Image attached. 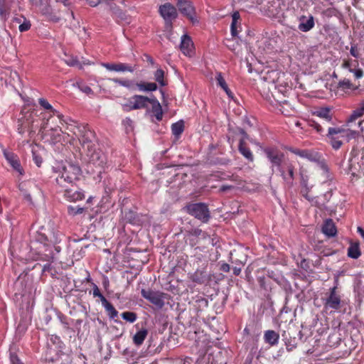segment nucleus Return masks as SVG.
Wrapping results in <instances>:
<instances>
[{"label": "nucleus", "mask_w": 364, "mask_h": 364, "mask_svg": "<svg viewBox=\"0 0 364 364\" xmlns=\"http://www.w3.org/2000/svg\"><path fill=\"white\" fill-rule=\"evenodd\" d=\"M81 170L75 164L68 163L63 165L58 171L56 183L61 187L66 188L68 184H73L78 180Z\"/></svg>", "instance_id": "f257e3e1"}, {"label": "nucleus", "mask_w": 364, "mask_h": 364, "mask_svg": "<svg viewBox=\"0 0 364 364\" xmlns=\"http://www.w3.org/2000/svg\"><path fill=\"white\" fill-rule=\"evenodd\" d=\"M51 118L52 116H50L46 119V121L42 124L41 129H46L47 128H49V129L48 130V135L50 136L51 141L54 144L60 142L62 141H65V135L68 137H70V139L67 140V141L71 143L74 138L70 136L69 132H64L59 125L50 126V122Z\"/></svg>", "instance_id": "f03ea898"}, {"label": "nucleus", "mask_w": 364, "mask_h": 364, "mask_svg": "<svg viewBox=\"0 0 364 364\" xmlns=\"http://www.w3.org/2000/svg\"><path fill=\"white\" fill-rule=\"evenodd\" d=\"M159 13L165 21L166 28L171 29L173 21L178 17L176 8L171 3H165L159 6Z\"/></svg>", "instance_id": "7ed1b4c3"}, {"label": "nucleus", "mask_w": 364, "mask_h": 364, "mask_svg": "<svg viewBox=\"0 0 364 364\" xmlns=\"http://www.w3.org/2000/svg\"><path fill=\"white\" fill-rule=\"evenodd\" d=\"M186 208L189 214L203 222L208 221L210 218L208 206L205 203H192Z\"/></svg>", "instance_id": "20e7f679"}, {"label": "nucleus", "mask_w": 364, "mask_h": 364, "mask_svg": "<svg viewBox=\"0 0 364 364\" xmlns=\"http://www.w3.org/2000/svg\"><path fill=\"white\" fill-rule=\"evenodd\" d=\"M141 294L144 299L157 307L162 308L164 306L165 294L160 291H154L150 289H142Z\"/></svg>", "instance_id": "39448f33"}, {"label": "nucleus", "mask_w": 364, "mask_h": 364, "mask_svg": "<svg viewBox=\"0 0 364 364\" xmlns=\"http://www.w3.org/2000/svg\"><path fill=\"white\" fill-rule=\"evenodd\" d=\"M294 171L295 167L294 164L287 161L283 163L282 167L279 168V172L284 181L287 184L291 186L294 178Z\"/></svg>", "instance_id": "423d86ee"}, {"label": "nucleus", "mask_w": 364, "mask_h": 364, "mask_svg": "<svg viewBox=\"0 0 364 364\" xmlns=\"http://www.w3.org/2000/svg\"><path fill=\"white\" fill-rule=\"evenodd\" d=\"M264 153L272 164V171H274V167H277V169L279 171L283 164L284 154L274 149H266Z\"/></svg>", "instance_id": "0eeeda50"}, {"label": "nucleus", "mask_w": 364, "mask_h": 364, "mask_svg": "<svg viewBox=\"0 0 364 364\" xmlns=\"http://www.w3.org/2000/svg\"><path fill=\"white\" fill-rule=\"evenodd\" d=\"M177 6L179 11L192 22H195L194 18L195 9L192 3L189 0H177Z\"/></svg>", "instance_id": "6e6552de"}, {"label": "nucleus", "mask_w": 364, "mask_h": 364, "mask_svg": "<svg viewBox=\"0 0 364 364\" xmlns=\"http://www.w3.org/2000/svg\"><path fill=\"white\" fill-rule=\"evenodd\" d=\"M341 297L336 293V287L331 289V293L328 297L326 299L324 307L326 309H331L337 310L340 308Z\"/></svg>", "instance_id": "1a4fd4ad"}, {"label": "nucleus", "mask_w": 364, "mask_h": 364, "mask_svg": "<svg viewBox=\"0 0 364 364\" xmlns=\"http://www.w3.org/2000/svg\"><path fill=\"white\" fill-rule=\"evenodd\" d=\"M64 196L67 198V200L73 202L81 200L85 198L83 192L80 190H78L73 185L70 188H66L65 190Z\"/></svg>", "instance_id": "9d476101"}, {"label": "nucleus", "mask_w": 364, "mask_h": 364, "mask_svg": "<svg viewBox=\"0 0 364 364\" xmlns=\"http://www.w3.org/2000/svg\"><path fill=\"white\" fill-rule=\"evenodd\" d=\"M102 65L110 71L115 72H134V69L126 63H102Z\"/></svg>", "instance_id": "9b49d317"}, {"label": "nucleus", "mask_w": 364, "mask_h": 364, "mask_svg": "<svg viewBox=\"0 0 364 364\" xmlns=\"http://www.w3.org/2000/svg\"><path fill=\"white\" fill-rule=\"evenodd\" d=\"M289 151L291 153H293L301 158L307 159L311 161H316L319 159V156L317 153L311 151L309 150L290 148Z\"/></svg>", "instance_id": "f8f14e48"}, {"label": "nucleus", "mask_w": 364, "mask_h": 364, "mask_svg": "<svg viewBox=\"0 0 364 364\" xmlns=\"http://www.w3.org/2000/svg\"><path fill=\"white\" fill-rule=\"evenodd\" d=\"M90 164L97 168H102L106 162L105 156L100 151H93L90 155Z\"/></svg>", "instance_id": "ddd939ff"}, {"label": "nucleus", "mask_w": 364, "mask_h": 364, "mask_svg": "<svg viewBox=\"0 0 364 364\" xmlns=\"http://www.w3.org/2000/svg\"><path fill=\"white\" fill-rule=\"evenodd\" d=\"M180 48L184 55H191L193 48V43L189 36L184 34L181 36Z\"/></svg>", "instance_id": "4468645a"}, {"label": "nucleus", "mask_w": 364, "mask_h": 364, "mask_svg": "<svg viewBox=\"0 0 364 364\" xmlns=\"http://www.w3.org/2000/svg\"><path fill=\"white\" fill-rule=\"evenodd\" d=\"M4 155L10 165L14 168V169H15L19 173L22 174V168L17 156L14 153L9 152L6 150H4Z\"/></svg>", "instance_id": "2eb2a0df"}, {"label": "nucleus", "mask_w": 364, "mask_h": 364, "mask_svg": "<svg viewBox=\"0 0 364 364\" xmlns=\"http://www.w3.org/2000/svg\"><path fill=\"white\" fill-rule=\"evenodd\" d=\"M38 102L41 107H43L45 109L50 110L53 113V116H56L58 117L61 125H63L64 123L67 124V122L63 119V115L56 109H53L52 105L46 99L40 98Z\"/></svg>", "instance_id": "dca6fc26"}, {"label": "nucleus", "mask_w": 364, "mask_h": 364, "mask_svg": "<svg viewBox=\"0 0 364 364\" xmlns=\"http://www.w3.org/2000/svg\"><path fill=\"white\" fill-rule=\"evenodd\" d=\"M314 26V18L312 16L306 18L304 16H301L299 29L303 32H307Z\"/></svg>", "instance_id": "f3484780"}, {"label": "nucleus", "mask_w": 364, "mask_h": 364, "mask_svg": "<svg viewBox=\"0 0 364 364\" xmlns=\"http://www.w3.org/2000/svg\"><path fill=\"white\" fill-rule=\"evenodd\" d=\"M322 232L328 237H334L336 235L337 230L335 223L331 219L325 220L322 227Z\"/></svg>", "instance_id": "a211bd4d"}, {"label": "nucleus", "mask_w": 364, "mask_h": 364, "mask_svg": "<svg viewBox=\"0 0 364 364\" xmlns=\"http://www.w3.org/2000/svg\"><path fill=\"white\" fill-rule=\"evenodd\" d=\"M151 98L143 95H136L134 96L132 108L138 109L144 108L147 106V104L150 102Z\"/></svg>", "instance_id": "6ab92c4d"}, {"label": "nucleus", "mask_w": 364, "mask_h": 364, "mask_svg": "<svg viewBox=\"0 0 364 364\" xmlns=\"http://www.w3.org/2000/svg\"><path fill=\"white\" fill-rule=\"evenodd\" d=\"M151 105V112L154 113L157 121H161L163 117L162 107L156 98H151L150 102Z\"/></svg>", "instance_id": "aec40b11"}, {"label": "nucleus", "mask_w": 364, "mask_h": 364, "mask_svg": "<svg viewBox=\"0 0 364 364\" xmlns=\"http://www.w3.org/2000/svg\"><path fill=\"white\" fill-rule=\"evenodd\" d=\"M279 338V334L273 330H268L265 331L264 335V341L271 346L277 344Z\"/></svg>", "instance_id": "412c9836"}, {"label": "nucleus", "mask_w": 364, "mask_h": 364, "mask_svg": "<svg viewBox=\"0 0 364 364\" xmlns=\"http://www.w3.org/2000/svg\"><path fill=\"white\" fill-rule=\"evenodd\" d=\"M239 151L250 161H253L254 156L250 149L246 146L244 139H240L239 143Z\"/></svg>", "instance_id": "4be33fe9"}, {"label": "nucleus", "mask_w": 364, "mask_h": 364, "mask_svg": "<svg viewBox=\"0 0 364 364\" xmlns=\"http://www.w3.org/2000/svg\"><path fill=\"white\" fill-rule=\"evenodd\" d=\"M314 114L326 122H331L332 119V114L329 107L320 108L315 111Z\"/></svg>", "instance_id": "5701e85b"}, {"label": "nucleus", "mask_w": 364, "mask_h": 364, "mask_svg": "<svg viewBox=\"0 0 364 364\" xmlns=\"http://www.w3.org/2000/svg\"><path fill=\"white\" fill-rule=\"evenodd\" d=\"M93 137V133L90 130H87L79 140L82 143L83 147H85L86 146L87 149L90 150L92 147V139Z\"/></svg>", "instance_id": "b1692460"}, {"label": "nucleus", "mask_w": 364, "mask_h": 364, "mask_svg": "<svg viewBox=\"0 0 364 364\" xmlns=\"http://www.w3.org/2000/svg\"><path fill=\"white\" fill-rule=\"evenodd\" d=\"M364 114V100H363L360 105L359 107L355 109L351 115L349 117L347 122L350 123L355 121L357 119L361 117Z\"/></svg>", "instance_id": "393cba45"}, {"label": "nucleus", "mask_w": 364, "mask_h": 364, "mask_svg": "<svg viewBox=\"0 0 364 364\" xmlns=\"http://www.w3.org/2000/svg\"><path fill=\"white\" fill-rule=\"evenodd\" d=\"M360 250L359 248V243H350L348 248V256L353 259H358L360 256Z\"/></svg>", "instance_id": "a878e982"}, {"label": "nucleus", "mask_w": 364, "mask_h": 364, "mask_svg": "<svg viewBox=\"0 0 364 364\" xmlns=\"http://www.w3.org/2000/svg\"><path fill=\"white\" fill-rule=\"evenodd\" d=\"M139 91L144 92H149V91H155L157 89V85L154 82H139L134 84Z\"/></svg>", "instance_id": "bb28decb"}, {"label": "nucleus", "mask_w": 364, "mask_h": 364, "mask_svg": "<svg viewBox=\"0 0 364 364\" xmlns=\"http://www.w3.org/2000/svg\"><path fill=\"white\" fill-rule=\"evenodd\" d=\"M193 282L203 284L208 280V277L205 272L203 270H197L192 276Z\"/></svg>", "instance_id": "cd10ccee"}, {"label": "nucleus", "mask_w": 364, "mask_h": 364, "mask_svg": "<svg viewBox=\"0 0 364 364\" xmlns=\"http://www.w3.org/2000/svg\"><path fill=\"white\" fill-rule=\"evenodd\" d=\"M147 331L142 329L138 331L133 337V341L136 346H141L147 336Z\"/></svg>", "instance_id": "c85d7f7f"}, {"label": "nucleus", "mask_w": 364, "mask_h": 364, "mask_svg": "<svg viewBox=\"0 0 364 364\" xmlns=\"http://www.w3.org/2000/svg\"><path fill=\"white\" fill-rule=\"evenodd\" d=\"M344 132L345 128L343 127H329L327 136H339V138H342Z\"/></svg>", "instance_id": "c756f323"}, {"label": "nucleus", "mask_w": 364, "mask_h": 364, "mask_svg": "<svg viewBox=\"0 0 364 364\" xmlns=\"http://www.w3.org/2000/svg\"><path fill=\"white\" fill-rule=\"evenodd\" d=\"M110 80L130 90H132L134 87V82L132 80H122L118 78L110 79Z\"/></svg>", "instance_id": "7c9ffc66"}, {"label": "nucleus", "mask_w": 364, "mask_h": 364, "mask_svg": "<svg viewBox=\"0 0 364 364\" xmlns=\"http://www.w3.org/2000/svg\"><path fill=\"white\" fill-rule=\"evenodd\" d=\"M184 129V124L183 121L177 122L172 124L171 130L173 135L178 136L182 134Z\"/></svg>", "instance_id": "2f4dec72"}, {"label": "nucleus", "mask_w": 364, "mask_h": 364, "mask_svg": "<svg viewBox=\"0 0 364 364\" xmlns=\"http://www.w3.org/2000/svg\"><path fill=\"white\" fill-rule=\"evenodd\" d=\"M64 61L69 66H76L79 69L82 68V65L79 62L76 57L67 56L66 58L64 59Z\"/></svg>", "instance_id": "473e14b6"}, {"label": "nucleus", "mask_w": 364, "mask_h": 364, "mask_svg": "<svg viewBox=\"0 0 364 364\" xmlns=\"http://www.w3.org/2000/svg\"><path fill=\"white\" fill-rule=\"evenodd\" d=\"M359 135V133L356 131L351 130L349 129H345V132L342 135V138L345 139L347 141L352 139H355Z\"/></svg>", "instance_id": "72a5a7b5"}, {"label": "nucleus", "mask_w": 364, "mask_h": 364, "mask_svg": "<svg viewBox=\"0 0 364 364\" xmlns=\"http://www.w3.org/2000/svg\"><path fill=\"white\" fill-rule=\"evenodd\" d=\"M107 311V315L112 319L117 317L118 311L115 309L113 305L111 303H109L104 307Z\"/></svg>", "instance_id": "f704fd0d"}, {"label": "nucleus", "mask_w": 364, "mask_h": 364, "mask_svg": "<svg viewBox=\"0 0 364 364\" xmlns=\"http://www.w3.org/2000/svg\"><path fill=\"white\" fill-rule=\"evenodd\" d=\"M123 319L130 323H134L136 320V314L131 311H125L121 314Z\"/></svg>", "instance_id": "c9c22d12"}, {"label": "nucleus", "mask_w": 364, "mask_h": 364, "mask_svg": "<svg viewBox=\"0 0 364 364\" xmlns=\"http://www.w3.org/2000/svg\"><path fill=\"white\" fill-rule=\"evenodd\" d=\"M164 72L161 69H158L154 73V78L161 86H164L165 83L164 81Z\"/></svg>", "instance_id": "e433bc0d"}, {"label": "nucleus", "mask_w": 364, "mask_h": 364, "mask_svg": "<svg viewBox=\"0 0 364 364\" xmlns=\"http://www.w3.org/2000/svg\"><path fill=\"white\" fill-rule=\"evenodd\" d=\"M330 139L331 144L334 149H338L343 144L339 136H328Z\"/></svg>", "instance_id": "4c0bfd02"}, {"label": "nucleus", "mask_w": 364, "mask_h": 364, "mask_svg": "<svg viewBox=\"0 0 364 364\" xmlns=\"http://www.w3.org/2000/svg\"><path fill=\"white\" fill-rule=\"evenodd\" d=\"M215 79L217 80L218 85L221 87V88H223L226 86H228L223 76L222 75L221 73H217Z\"/></svg>", "instance_id": "58836bf2"}, {"label": "nucleus", "mask_w": 364, "mask_h": 364, "mask_svg": "<svg viewBox=\"0 0 364 364\" xmlns=\"http://www.w3.org/2000/svg\"><path fill=\"white\" fill-rule=\"evenodd\" d=\"M83 208L80 207H73V206H69L68 207V213L70 215H75L77 214H81L83 212Z\"/></svg>", "instance_id": "ea45409f"}, {"label": "nucleus", "mask_w": 364, "mask_h": 364, "mask_svg": "<svg viewBox=\"0 0 364 364\" xmlns=\"http://www.w3.org/2000/svg\"><path fill=\"white\" fill-rule=\"evenodd\" d=\"M133 101H134V96L130 98L127 102L124 103L122 105V108H123V110L125 111V112H129L132 109H134V108H132V105H133Z\"/></svg>", "instance_id": "a19ab883"}, {"label": "nucleus", "mask_w": 364, "mask_h": 364, "mask_svg": "<svg viewBox=\"0 0 364 364\" xmlns=\"http://www.w3.org/2000/svg\"><path fill=\"white\" fill-rule=\"evenodd\" d=\"M31 28V23L29 21H24L23 23H21L18 29L21 32H24L28 31Z\"/></svg>", "instance_id": "79ce46f5"}, {"label": "nucleus", "mask_w": 364, "mask_h": 364, "mask_svg": "<svg viewBox=\"0 0 364 364\" xmlns=\"http://www.w3.org/2000/svg\"><path fill=\"white\" fill-rule=\"evenodd\" d=\"M340 87H344V88H348L350 89L352 87V83L349 80L345 79L343 81H341L339 82Z\"/></svg>", "instance_id": "37998d69"}, {"label": "nucleus", "mask_w": 364, "mask_h": 364, "mask_svg": "<svg viewBox=\"0 0 364 364\" xmlns=\"http://www.w3.org/2000/svg\"><path fill=\"white\" fill-rule=\"evenodd\" d=\"M349 70L354 73V75L357 79L361 78L363 76V72L360 69L353 70L350 68Z\"/></svg>", "instance_id": "c03bdc74"}, {"label": "nucleus", "mask_w": 364, "mask_h": 364, "mask_svg": "<svg viewBox=\"0 0 364 364\" xmlns=\"http://www.w3.org/2000/svg\"><path fill=\"white\" fill-rule=\"evenodd\" d=\"M79 88L82 92H83L87 95L92 93V89L87 85H79Z\"/></svg>", "instance_id": "a18cd8bd"}, {"label": "nucleus", "mask_w": 364, "mask_h": 364, "mask_svg": "<svg viewBox=\"0 0 364 364\" xmlns=\"http://www.w3.org/2000/svg\"><path fill=\"white\" fill-rule=\"evenodd\" d=\"M27 121V124H28V127H29V125L33 123V122H28V119H26ZM27 127V124H26L25 126L23 125V123H21V124H18V133L20 134H23L25 132V128Z\"/></svg>", "instance_id": "49530a36"}, {"label": "nucleus", "mask_w": 364, "mask_h": 364, "mask_svg": "<svg viewBox=\"0 0 364 364\" xmlns=\"http://www.w3.org/2000/svg\"><path fill=\"white\" fill-rule=\"evenodd\" d=\"M10 360L11 364H22L17 355L13 353L10 354Z\"/></svg>", "instance_id": "de8ad7c7"}, {"label": "nucleus", "mask_w": 364, "mask_h": 364, "mask_svg": "<svg viewBox=\"0 0 364 364\" xmlns=\"http://www.w3.org/2000/svg\"><path fill=\"white\" fill-rule=\"evenodd\" d=\"M93 296L94 297H98L99 296H101V292L98 288V287L96 284H93Z\"/></svg>", "instance_id": "09e8293b"}, {"label": "nucleus", "mask_w": 364, "mask_h": 364, "mask_svg": "<svg viewBox=\"0 0 364 364\" xmlns=\"http://www.w3.org/2000/svg\"><path fill=\"white\" fill-rule=\"evenodd\" d=\"M236 23H235V22H232V23H231V33H232V36H236L237 35Z\"/></svg>", "instance_id": "8fccbe9b"}, {"label": "nucleus", "mask_w": 364, "mask_h": 364, "mask_svg": "<svg viewBox=\"0 0 364 364\" xmlns=\"http://www.w3.org/2000/svg\"><path fill=\"white\" fill-rule=\"evenodd\" d=\"M230 269V267L227 263H223L220 266V270H222L224 272H228Z\"/></svg>", "instance_id": "3c124183"}, {"label": "nucleus", "mask_w": 364, "mask_h": 364, "mask_svg": "<svg viewBox=\"0 0 364 364\" xmlns=\"http://www.w3.org/2000/svg\"><path fill=\"white\" fill-rule=\"evenodd\" d=\"M350 53L353 57H358V52L355 46H351Z\"/></svg>", "instance_id": "603ef678"}, {"label": "nucleus", "mask_w": 364, "mask_h": 364, "mask_svg": "<svg viewBox=\"0 0 364 364\" xmlns=\"http://www.w3.org/2000/svg\"><path fill=\"white\" fill-rule=\"evenodd\" d=\"M91 6H97L100 3V0H86Z\"/></svg>", "instance_id": "864d4df0"}, {"label": "nucleus", "mask_w": 364, "mask_h": 364, "mask_svg": "<svg viewBox=\"0 0 364 364\" xmlns=\"http://www.w3.org/2000/svg\"><path fill=\"white\" fill-rule=\"evenodd\" d=\"M33 160H34V161H35L36 164L38 167H39V166H41V164H42V161H43V160H42V159H41V157L37 156H34V157H33Z\"/></svg>", "instance_id": "5fc2aeb1"}, {"label": "nucleus", "mask_w": 364, "mask_h": 364, "mask_svg": "<svg viewBox=\"0 0 364 364\" xmlns=\"http://www.w3.org/2000/svg\"><path fill=\"white\" fill-rule=\"evenodd\" d=\"M98 297L100 299L102 304L104 307L109 303L102 294L101 296H99Z\"/></svg>", "instance_id": "6e6d98bb"}, {"label": "nucleus", "mask_w": 364, "mask_h": 364, "mask_svg": "<svg viewBox=\"0 0 364 364\" xmlns=\"http://www.w3.org/2000/svg\"><path fill=\"white\" fill-rule=\"evenodd\" d=\"M98 297L100 299L102 304L104 307L109 303L102 294L101 296H99Z\"/></svg>", "instance_id": "4d7b16f0"}, {"label": "nucleus", "mask_w": 364, "mask_h": 364, "mask_svg": "<svg viewBox=\"0 0 364 364\" xmlns=\"http://www.w3.org/2000/svg\"><path fill=\"white\" fill-rule=\"evenodd\" d=\"M233 188V186H232L223 185V186H222L220 188V191L221 192H225V191H228V190H230V189H231V188Z\"/></svg>", "instance_id": "13d9d810"}, {"label": "nucleus", "mask_w": 364, "mask_h": 364, "mask_svg": "<svg viewBox=\"0 0 364 364\" xmlns=\"http://www.w3.org/2000/svg\"><path fill=\"white\" fill-rule=\"evenodd\" d=\"M225 92L226 94L228 95V96L230 98H232L233 97V95H232V92L230 91V90L228 88V86L222 88Z\"/></svg>", "instance_id": "bf43d9fd"}, {"label": "nucleus", "mask_w": 364, "mask_h": 364, "mask_svg": "<svg viewBox=\"0 0 364 364\" xmlns=\"http://www.w3.org/2000/svg\"><path fill=\"white\" fill-rule=\"evenodd\" d=\"M30 2L32 4L33 6L38 7L41 5L42 0H30Z\"/></svg>", "instance_id": "052dcab7"}, {"label": "nucleus", "mask_w": 364, "mask_h": 364, "mask_svg": "<svg viewBox=\"0 0 364 364\" xmlns=\"http://www.w3.org/2000/svg\"><path fill=\"white\" fill-rule=\"evenodd\" d=\"M232 22H235V23H237V20L240 18V14L238 12H235L233 14H232Z\"/></svg>", "instance_id": "680f3d73"}, {"label": "nucleus", "mask_w": 364, "mask_h": 364, "mask_svg": "<svg viewBox=\"0 0 364 364\" xmlns=\"http://www.w3.org/2000/svg\"><path fill=\"white\" fill-rule=\"evenodd\" d=\"M233 274L235 275H239L241 272V267H234L233 269Z\"/></svg>", "instance_id": "e2e57ef3"}, {"label": "nucleus", "mask_w": 364, "mask_h": 364, "mask_svg": "<svg viewBox=\"0 0 364 364\" xmlns=\"http://www.w3.org/2000/svg\"><path fill=\"white\" fill-rule=\"evenodd\" d=\"M357 231L360 235L361 237L364 240V230L361 227H358Z\"/></svg>", "instance_id": "0e129e2a"}, {"label": "nucleus", "mask_w": 364, "mask_h": 364, "mask_svg": "<svg viewBox=\"0 0 364 364\" xmlns=\"http://www.w3.org/2000/svg\"><path fill=\"white\" fill-rule=\"evenodd\" d=\"M146 58L147 62H149L151 65L154 64V61L153 58L151 56L146 55Z\"/></svg>", "instance_id": "69168bd1"}, {"label": "nucleus", "mask_w": 364, "mask_h": 364, "mask_svg": "<svg viewBox=\"0 0 364 364\" xmlns=\"http://www.w3.org/2000/svg\"><path fill=\"white\" fill-rule=\"evenodd\" d=\"M23 195H24L25 198H26L30 202L31 201V197L30 194L27 193L26 191H25L23 193Z\"/></svg>", "instance_id": "338daca9"}, {"label": "nucleus", "mask_w": 364, "mask_h": 364, "mask_svg": "<svg viewBox=\"0 0 364 364\" xmlns=\"http://www.w3.org/2000/svg\"><path fill=\"white\" fill-rule=\"evenodd\" d=\"M342 67L344 68H349L350 69V63L347 61L344 62L342 65Z\"/></svg>", "instance_id": "774afa93"}]
</instances>
